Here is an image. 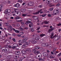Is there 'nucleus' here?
I'll use <instances>...</instances> for the list:
<instances>
[{
    "mask_svg": "<svg viewBox=\"0 0 61 61\" xmlns=\"http://www.w3.org/2000/svg\"><path fill=\"white\" fill-rule=\"evenodd\" d=\"M45 46H46V47H47V46H49V45H48V44L47 43H45Z\"/></svg>",
    "mask_w": 61,
    "mask_h": 61,
    "instance_id": "25",
    "label": "nucleus"
},
{
    "mask_svg": "<svg viewBox=\"0 0 61 61\" xmlns=\"http://www.w3.org/2000/svg\"><path fill=\"white\" fill-rule=\"evenodd\" d=\"M17 36L18 37H20V36H21V35H19V34H18L17 35Z\"/></svg>",
    "mask_w": 61,
    "mask_h": 61,
    "instance_id": "45",
    "label": "nucleus"
},
{
    "mask_svg": "<svg viewBox=\"0 0 61 61\" xmlns=\"http://www.w3.org/2000/svg\"><path fill=\"white\" fill-rule=\"evenodd\" d=\"M10 19H14V17H11L10 18Z\"/></svg>",
    "mask_w": 61,
    "mask_h": 61,
    "instance_id": "58",
    "label": "nucleus"
},
{
    "mask_svg": "<svg viewBox=\"0 0 61 61\" xmlns=\"http://www.w3.org/2000/svg\"><path fill=\"white\" fill-rule=\"evenodd\" d=\"M46 36V35H45V34H42L40 35V36L41 37H43V36Z\"/></svg>",
    "mask_w": 61,
    "mask_h": 61,
    "instance_id": "22",
    "label": "nucleus"
},
{
    "mask_svg": "<svg viewBox=\"0 0 61 61\" xmlns=\"http://www.w3.org/2000/svg\"><path fill=\"white\" fill-rule=\"evenodd\" d=\"M12 40H13L14 42H15V38H13L12 39Z\"/></svg>",
    "mask_w": 61,
    "mask_h": 61,
    "instance_id": "41",
    "label": "nucleus"
},
{
    "mask_svg": "<svg viewBox=\"0 0 61 61\" xmlns=\"http://www.w3.org/2000/svg\"><path fill=\"white\" fill-rule=\"evenodd\" d=\"M28 39V38L26 37L25 38H24V39L26 40V41L27 40V39Z\"/></svg>",
    "mask_w": 61,
    "mask_h": 61,
    "instance_id": "48",
    "label": "nucleus"
},
{
    "mask_svg": "<svg viewBox=\"0 0 61 61\" xmlns=\"http://www.w3.org/2000/svg\"><path fill=\"white\" fill-rule=\"evenodd\" d=\"M4 25H7V23H5L4 24Z\"/></svg>",
    "mask_w": 61,
    "mask_h": 61,
    "instance_id": "56",
    "label": "nucleus"
},
{
    "mask_svg": "<svg viewBox=\"0 0 61 61\" xmlns=\"http://www.w3.org/2000/svg\"><path fill=\"white\" fill-rule=\"evenodd\" d=\"M15 32L18 33H19V30H15Z\"/></svg>",
    "mask_w": 61,
    "mask_h": 61,
    "instance_id": "33",
    "label": "nucleus"
},
{
    "mask_svg": "<svg viewBox=\"0 0 61 61\" xmlns=\"http://www.w3.org/2000/svg\"><path fill=\"white\" fill-rule=\"evenodd\" d=\"M50 1H51V0H46V3L47 4H49L50 3Z\"/></svg>",
    "mask_w": 61,
    "mask_h": 61,
    "instance_id": "13",
    "label": "nucleus"
},
{
    "mask_svg": "<svg viewBox=\"0 0 61 61\" xmlns=\"http://www.w3.org/2000/svg\"><path fill=\"white\" fill-rule=\"evenodd\" d=\"M53 30H54V29L53 28L50 29L48 30V32L49 33L51 31H53Z\"/></svg>",
    "mask_w": 61,
    "mask_h": 61,
    "instance_id": "16",
    "label": "nucleus"
},
{
    "mask_svg": "<svg viewBox=\"0 0 61 61\" xmlns=\"http://www.w3.org/2000/svg\"><path fill=\"white\" fill-rule=\"evenodd\" d=\"M56 6H60V4H57L56 5Z\"/></svg>",
    "mask_w": 61,
    "mask_h": 61,
    "instance_id": "39",
    "label": "nucleus"
},
{
    "mask_svg": "<svg viewBox=\"0 0 61 61\" xmlns=\"http://www.w3.org/2000/svg\"><path fill=\"white\" fill-rule=\"evenodd\" d=\"M57 26H60V25H61V24L60 23L59 24L57 25Z\"/></svg>",
    "mask_w": 61,
    "mask_h": 61,
    "instance_id": "51",
    "label": "nucleus"
},
{
    "mask_svg": "<svg viewBox=\"0 0 61 61\" xmlns=\"http://www.w3.org/2000/svg\"><path fill=\"white\" fill-rule=\"evenodd\" d=\"M34 4V3L33 2H30L28 3V6H33Z\"/></svg>",
    "mask_w": 61,
    "mask_h": 61,
    "instance_id": "6",
    "label": "nucleus"
},
{
    "mask_svg": "<svg viewBox=\"0 0 61 61\" xmlns=\"http://www.w3.org/2000/svg\"><path fill=\"white\" fill-rule=\"evenodd\" d=\"M9 12H8V10H5V14H7V13H9Z\"/></svg>",
    "mask_w": 61,
    "mask_h": 61,
    "instance_id": "20",
    "label": "nucleus"
},
{
    "mask_svg": "<svg viewBox=\"0 0 61 61\" xmlns=\"http://www.w3.org/2000/svg\"><path fill=\"white\" fill-rule=\"evenodd\" d=\"M15 53L16 55H17V51L15 52Z\"/></svg>",
    "mask_w": 61,
    "mask_h": 61,
    "instance_id": "54",
    "label": "nucleus"
},
{
    "mask_svg": "<svg viewBox=\"0 0 61 61\" xmlns=\"http://www.w3.org/2000/svg\"><path fill=\"white\" fill-rule=\"evenodd\" d=\"M53 36H54V33H53V32H51V36L50 37L51 38V39L52 38V37Z\"/></svg>",
    "mask_w": 61,
    "mask_h": 61,
    "instance_id": "17",
    "label": "nucleus"
},
{
    "mask_svg": "<svg viewBox=\"0 0 61 61\" xmlns=\"http://www.w3.org/2000/svg\"><path fill=\"white\" fill-rule=\"evenodd\" d=\"M20 35H23V32H21L20 33Z\"/></svg>",
    "mask_w": 61,
    "mask_h": 61,
    "instance_id": "49",
    "label": "nucleus"
},
{
    "mask_svg": "<svg viewBox=\"0 0 61 61\" xmlns=\"http://www.w3.org/2000/svg\"><path fill=\"white\" fill-rule=\"evenodd\" d=\"M13 47H12V48H13V49H14L15 48V47H17V49H19V46H18V44H13Z\"/></svg>",
    "mask_w": 61,
    "mask_h": 61,
    "instance_id": "4",
    "label": "nucleus"
},
{
    "mask_svg": "<svg viewBox=\"0 0 61 61\" xmlns=\"http://www.w3.org/2000/svg\"><path fill=\"white\" fill-rule=\"evenodd\" d=\"M42 10V9H41L40 10L38 11V12H36V13H34V14H35V15H37V14H39L40 12Z\"/></svg>",
    "mask_w": 61,
    "mask_h": 61,
    "instance_id": "10",
    "label": "nucleus"
},
{
    "mask_svg": "<svg viewBox=\"0 0 61 61\" xmlns=\"http://www.w3.org/2000/svg\"><path fill=\"white\" fill-rule=\"evenodd\" d=\"M51 54L52 55H53V54H54V53H53V52L51 51Z\"/></svg>",
    "mask_w": 61,
    "mask_h": 61,
    "instance_id": "62",
    "label": "nucleus"
},
{
    "mask_svg": "<svg viewBox=\"0 0 61 61\" xmlns=\"http://www.w3.org/2000/svg\"><path fill=\"white\" fill-rule=\"evenodd\" d=\"M25 45H29V44H30V43L29 42H27L26 41L25 42Z\"/></svg>",
    "mask_w": 61,
    "mask_h": 61,
    "instance_id": "19",
    "label": "nucleus"
},
{
    "mask_svg": "<svg viewBox=\"0 0 61 61\" xmlns=\"http://www.w3.org/2000/svg\"><path fill=\"white\" fill-rule=\"evenodd\" d=\"M20 31H23V29L21 28H20Z\"/></svg>",
    "mask_w": 61,
    "mask_h": 61,
    "instance_id": "59",
    "label": "nucleus"
},
{
    "mask_svg": "<svg viewBox=\"0 0 61 61\" xmlns=\"http://www.w3.org/2000/svg\"><path fill=\"white\" fill-rule=\"evenodd\" d=\"M29 55L31 56V55H32L33 54H32V53H30L29 54Z\"/></svg>",
    "mask_w": 61,
    "mask_h": 61,
    "instance_id": "57",
    "label": "nucleus"
},
{
    "mask_svg": "<svg viewBox=\"0 0 61 61\" xmlns=\"http://www.w3.org/2000/svg\"><path fill=\"white\" fill-rule=\"evenodd\" d=\"M41 46L42 47H46L45 46V43L42 44L41 45Z\"/></svg>",
    "mask_w": 61,
    "mask_h": 61,
    "instance_id": "23",
    "label": "nucleus"
},
{
    "mask_svg": "<svg viewBox=\"0 0 61 61\" xmlns=\"http://www.w3.org/2000/svg\"><path fill=\"white\" fill-rule=\"evenodd\" d=\"M32 51L33 53H36V52L37 51L35 49H32Z\"/></svg>",
    "mask_w": 61,
    "mask_h": 61,
    "instance_id": "12",
    "label": "nucleus"
},
{
    "mask_svg": "<svg viewBox=\"0 0 61 61\" xmlns=\"http://www.w3.org/2000/svg\"><path fill=\"white\" fill-rule=\"evenodd\" d=\"M24 29H28V28L27 27H25L24 28Z\"/></svg>",
    "mask_w": 61,
    "mask_h": 61,
    "instance_id": "44",
    "label": "nucleus"
},
{
    "mask_svg": "<svg viewBox=\"0 0 61 61\" xmlns=\"http://www.w3.org/2000/svg\"><path fill=\"white\" fill-rule=\"evenodd\" d=\"M9 27L10 28H12V26H11V25H9Z\"/></svg>",
    "mask_w": 61,
    "mask_h": 61,
    "instance_id": "46",
    "label": "nucleus"
},
{
    "mask_svg": "<svg viewBox=\"0 0 61 61\" xmlns=\"http://www.w3.org/2000/svg\"><path fill=\"white\" fill-rule=\"evenodd\" d=\"M59 56H60L61 55V52L58 55Z\"/></svg>",
    "mask_w": 61,
    "mask_h": 61,
    "instance_id": "55",
    "label": "nucleus"
},
{
    "mask_svg": "<svg viewBox=\"0 0 61 61\" xmlns=\"http://www.w3.org/2000/svg\"><path fill=\"white\" fill-rule=\"evenodd\" d=\"M44 23H45V25H46V24H48V23H49V21H44Z\"/></svg>",
    "mask_w": 61,
    "mask_h": 61,
    "instance_id": "21",
    "label": "nucleus"
},
{
    "mask_svg": "<svg viewBox=\"0 0 61 61\" xmlns=\"http://www.w3.org/2000/svg\"><path fill=\"white\" fill-rule=\"evenodd\" d=\"M53 10V8H50L49 9V10L50 11H52Z\"/></svg>",
    "mask_w": 61,
    "mask_h": 61,
    "instance_id": "35",
    "label": "nucleus"
},
{
    "mask_svg": "<svg viewBox=\"0 0 61 61\" xmlns=\"http://www.w3.org/2000/svg\"><path fill=\"white\" fill-rule=\"evenodd\" d=\"M21 24H22V26H24V25H25V23L23 22H21Z\"/></svg>",
    "mask_w": 61,
    "mask_h": 61,
    "instance_id": "30",
    "label": "nucleus"
},
{
    "mask_svg": "<svg viewBox=\"0 0 61 61\" xmlns=\"http://www.w3.org/2000/svg\"><path fill=\"white\" fill-rule=\"evenodd\" d=\"M23 42H25L26 41L25 39H23Z\"/></svg>",
    "mask_w": 61,
    "mask_h": 61,
    "instance_id": "40",
    "label": "nucleus"
},
{
    "mask_svg": "<svg viewBox=\"0 0 61 61\" xmlns=\"http://www.w3.org/2000/svg\"><path fill=\"white\" fill-rule=\"evenodd\" d=\"M28 21H30H30H32V20H31L30 19H28Z\"/></svg>",
    "mask_w": 61,
    "mask_h": 61,
    "instance_id": "42",
    "label": "nucleus"
},
{
    "mask_svg": "<svg viewBox=\"0 0 61 61\" xmlns=\"http://www.w3.org/2000/svg\"><path fill=\"white\" fill-rule=\"evenodd\" d=\"M7 47H9V48H12V47L11 46L7 45V47H4L2 48L1 49L2 51L5 52H8V50H9V48Z\"/></svg>",
    "mask_w": 61,
    "mask_h": 61,
    "instance_id": "1",
    "label": "nucleus"
},
{
    "mask_svg": "<svg viewBox=\"0 0 61 61\" xmlns=\"http://www.w3.org/2000/svg\"><path fill=\"white\" fill-rule=\"evenodd\" d=\"M20 10L21 12H25L26 10L24 9H20Z\"/></svg>",
    "mask_w": 61,
    "mask_h": 61,
    "instance_id": "11",
    "label": "nucleus"
},
{
    "mask_svg": "<svg viewBox=\"0 0 61 61\" xmlns=\"http://www.w3.org/2000/svg\"><path fill=\"white\" fill-rule=\"evenodd\" d=\"M36 53H37V54H39V53H40V51H36Z\"/></svg>",
    "mask_w": 61,
    "mask_h": 61,
    "instance_id": "37",
    "label": "nucleus"
},
{
    "mask_svg": "<svg viewBox=\"0 0 61 61\" xmlns=\"http://www.w3.org/2000/svg\"><path fill=\"white\" fill-rule=\"evenodd\" d=\"M40 27H38L37 28V30H39V29H40Z\"/></svg>",
    "mask_w": 61,
    "mask_h": 61,
    "instance_id": "61",
    "label": "nucleus"
},
{
    "mask_svg": "<svg viewBox=\"0 0 61 61\" xmlns=\"http://www.w3.org/2000/svg\"><path fill=\"white\" fill-rule=\"evenodd\" d=\"M35 48L36 49H39L40 48V47H35Z\"/></svg>",
    "mask_w": 61,
    "mask_h": 61,
    "instance_id": "26",
    "label": "nucleus"
},
{
    "mask_svg": "<svg viewBox=\"0 0 61 61\" xmlns=\"http://www.w3.org/2000/svg\"><path fill=\"white\" fill-rule=\"evenodd\" d=\"M37 42V41H32V44H36V43Z\"/></svg>",
    "mask_w": 61,
    "mask_h": 61,
    "instance_id": "24",
    "label": "nucleus"
},
{
    "mask_svg": "<svg viewBox=\"0 0 61 61\" xmlns=\"http://www.w3.org/2000/svg\"><path fill=\"white\" fill-rule=\"evenodd\" d=\"M49 58H51H51H54V57L52 56H51Z\"/></svg>",
    "mask_w": 61,
    "mask_h": 61,
    "instance_id": "32",
    "label": "nucleus"
},
{
    "mask_svg": "<svg viewBox=\"0 0 61 61\" xmlns=\"http://www.w3.org/2000/svg\"><path fill=\"white\" fill-rule=\"evenodd\" d=\"M30 25H33V23H31V22H30Z\"/></svg>",
    "mask_w": 61,
    "mask_h": 61,
    "instance_id": "53",
    "label": "nucleus"
},
{
    "mask_svg": "<svg viewBox=\"0 0 61 61\" xmlns=\"http://www.w3.org/2000/svg\"><path fill=\"white\" fill-rule=\"evenodd\" d=\"M30 21H26V23H27V24H29V23H30Z\"/></svg>",
    "mask_w": 61,
    "mask_h": 61,
    "instance_id": "38",
    "label": "nucleus"
},
{
    "mask_svg": "<svg viewBox=\"0 0 61 61\" xmlns=\"http://www.w3.org/2000/svg\"><path fill=\"white\" fill-rule=\"evenodd\" d=\"M17 14H18V15H20V12H16Z\"/></svg>",
    "mask_w": 61,
    "mask_h": 61,
    "instance_id": "28",
    "label": "nucleus"
},
{
    "mask_svg": "<svg viewBox=\"0 0 61 61\" xmlns=\"http://www.w3.org/2000/svg\"><path fill=\"white\" fill-rule=\"evenodd\" d=\"M21 53L23 54H25L26 53V52L25 50H22L21 51Z\"/></svg>",
    "mask_w": 61,
    "mask_h": 61,
    "instance_id": "14",
    "label": "nucleus"
},
{
    "mask_svg": "<svg viewBox=\"0 0 61 61\" xmlns=\"http://www.w3.org/2000/svg\"><path fill=\"white\" fill-rule=\"evenodd\" d=\"M14 6L15 7H18L20 6V5L18 3H17L16 5H14Z\"/></svg>",
    "mask_w": 61,
    "mask_h": 61,
    "instance_id": "8",
    "label": "nucleus"
},
{
    "mask_svg": "<svg viewBox=\"0 0 61 61\" xmlns=\"http://www.w3.org/2000/svg\"><path fill=\"white\" fill-rule=\"evenodd\" d=\"M15 19L16 21H18V22H22L23 20H21L22 19L19 17H16L15 18Z\"/></svg>",
    "mask_w": 61,
    "mask_h": 61,
    "instance_id": "2",
    "label": "nucleus"
},
{
    "mask_svg": "<svg viewBox=\"0 0 61 61\" xmlns=\"http://www.w3.org/2000/svg\"><path fill=\"white\" fill-rule=\"evenodd\" d=\"M32 17L34 20H36V17H37L36 16H32Z\"/></svg>",
    "mask_w": 61,
    "mask_h": 61,
    "instance_id": "18",
    "label": "nucleus"
},
{
    "mask_svg": "<svg viewBox=\"0 0 61 61\" xmlns=\"http://www.w3.org/2000/svg\"><path fill=\"white\" fill-rule=\"evenodd\" d=\"M53 2L55 3H57V2H58V1L56 0H54Z\"/></svg>",
    "mask_w": 61,
    "mask_h": 61,
    "instance_id": "29",
    "label": "nucleus"
},
{
    "mask_svg": "<svg viewBox=\"0 0 61 61\" xmlns=\"http://www.w3.org/2000/svg\"><path fill=\"white\" fill-rule=\"evenodd\" d=\"M20 54V51H17V55L18 56H19V55Z\"/></svg>",
    "mask_w": 61,
    "mask_h": 61,
    "instance_id": "31",
    "label": "nucleus"
},
{
    "mask_svg": "<svg viewBox=\"0 0 61 61\" xmlns=\"http://www.w3.org/2000/svg\"><path fill=\"white\" fill-rule=\"evenodd\" d=\"M41 5H39V7H40V8H41V7H42V6H41Z\"/></svg>",
    "mask_w": 61,
    "mask_h": 61,
    "instance_id": "52",
    "label": "nucleus"
},
{
    "mask_svg": "<svg viewBox=\"0 0 61 61\" xmlns=\"http://www.w3.org/2000/svg\"><path fill=\"white\" fill-rule=\"evenodd\" d=\"M35 40H38V38H37V37L36 38Z\"/></svg>",
    "mask_w": 61,
    "mask_h": 61,
    "instance_id": "60",
    "label": "nucleus"
},
{
    "mask_svg": "<svg viewBox=\"0 0 61 61\" xmlns=\"http://www.w3.org/2000/svg\"><path fill=\"white\" fill-rule=\"evenodd\" d=\"M51 15L50 14H48V16L49 17H51Z\"/></svg>",
    "mask_w": 61,
    "mask_h": 61,
    "instance_id": "50",
    "label": "nucleus"
},
{
    "mask_svg": "<svg viewBox=\"0 0 61 61\" xmlns=\"http://www.w3.org/2000/svg\"><path fill=\"white\" fill-rule=\"evenodd\" d=\"M12 26H13L14 27L15 26V24H14L12 25Z\"/></svg>",
    "mask_w": 61,
    "mask_h": 61,
    "instance_id": "64",
    "label": "nucleus"
},
{
    "mask_svg": "<svg viewBox=\"0 0 61 61\" xmlns=\"http://www.w3.org/2000/svg\"><path fill=\"white\" fill-rule=\"evenodd\" d=\"M32 31V32H34V31L35 30L33 29H30Z\"/></svg>",
    "mask_w": 61,
    "mask_h": 61,
    "instance_id": "34",
    "label": "nucleus"
},
{
    "mask_svg": "<svg viewBox=\"0 0 61 61\" xmlns=\"http://www.w3.org/2000/svg\"><path fill=\"white\" fill-rule=\"evenodd\" d=\"M26 15H25V14H23L22 15L23 16H26Z\"/></svg>",
    "mask_w": 61,
    "mask_h": 61,
    "instance_id": "47",
    "label": "nucleus"
},
{
    "mask_svg": "<svg viewBox=\"0 0 61 61\" xmlns=\"http://www.w3.org/2000/svg\"><path fill=\"white\" fill-rule=\"evenodd\" d=\"M16 26H19L20 25L18 23L16 25Z\"/></svg>",
    "mask_w": 61,
    "mask_h": 61,
    "instance_id": "36",
    "label": "nucleus"
},
{
    "mask_svg": "<svg viewBox=\"0 0 61 61\" xmlns=\"http://www.w3.org/2000/svg\"><path fill=\"white\" fill-rule=\"evenodd\" d=\"M53 13L54 14L57 15L59 13V12L58 10H53Z\"/></svg>",
    "mask_w": 61,
    "mask_h": 61,
    "instance_id": "5",
    "label": "nucleus"
},
{
    "mask_svg": "<svg viewBox=\"0 0 61 61\" xmlns=\"http://www.w3.org/2000/svg\"><path fill=\"white\" fill-rule=\"evenodd\" d=\"M42 56V55L40 53V54L39 55H37L36 56V58H38V57H41V58L40 57V58L39 59V60L40 61H42L43 60V59L42 58H41V57Z\"/></svg>",
    "mask_w": 61,
    "mask_h": 61,
    "instance_id": "3",
    "label": "nucleus"
},
{
    "mask_svg": "<svg viewBox=\"0 0 61 61\" xmlns=\"http://www.w3.org/2000/svg\"><path fill=\"white\" fill-rule=\"evenodd\" d=\"M22 47H23V48H25V47H26V46L25 45H23L22 46Z\"/></svg>",
    "mask_w": 61,
    "mask_h": 61,
    "instance_id": "27",
    "label": "nucleus"
},
{
    "mask_svg": "<svg viewBox=\"0 0 61 61\" xmlns=\"http://www.w3.org/2000/svg\"><path fill=\"white\" fill-rule=\"evenodd\" d=\"M46 14H45L43 15L42 16V17H44V16H46Z\"/></svg>",
    "mask_w": 61,
    "mask_h": 61,
    "instance_id": "43",
    "label": "nucleus"
},
{
    "mask_svg": "<svg viewBox=\"0 0 61 61\" xmlns=\"http://www.w3.org/2000/svg\"><path fill=\"white\" fill-rule=\"evenodd\" d=\"M30 50H31L29 48H28V49H26L25 50V51H28V52H29V51H30Z\"/></svg>",
    "mask_w": 61,
    "mask_h": 61,
    "instance_id": "15",
    "label": "nucleus"
},
{
    "mask_svg": "<svg viewBox=\"0 0 61 61\" xmlns=\"http://www.w3.org/2000/svg\"><path fill=\"white\" fill-rule=\"evenodd\" d=\"M43 55L44 56H48V54L46 52H44L43 53Z\"/></svg>",
    "mask_w": 61,
    "mask_h": 61,
    "instance_id": "9",
    "label": "nucleus"
},
{
    "mask_svg": "<svg viewBox=\"0 0 61 61\" xmlns=\"http://www.w3.org/2000/svg\"><path fill=\"white\" fill-rule=\"evenodd\" d=\"M60 38V36H57L55 37V39L56 40H57L58 39H59Z\"/></svg>",
    "mask_w": 61,
    "mask_h": 61,
    "instance_id": "7",
    "label": "nucleus"
},
{
    "mask_svg": "<svg viewBox=\"0 0 61 61\" xmlns=\"http://www.w3.org/2000/svg\"><path fill=\"white\" fill-rule=\"evenodd\" d=\"M12 36H15V34H12Z\"/></svg>",
    "mask_w": 61,
    "mask_h": 61,
    "instance_id": "63",
    "label": "nucleus"
}]
</instances>
